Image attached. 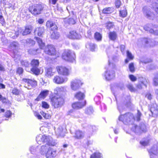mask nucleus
<instances>
[{
  "label": "nucleus",
  "mask_w": 158,
  "mask_h": 158,
  "mask_svg": "<svg viewBox=\"0 0 158 158\" xmlns=\"http://www.w3.org/2000/svg\"><path fill=\"white\" fill-rule=\"evenodd\" d=\"M36 140L38 144L45 143L47 145L54 146L55 143L52 137L45 135L39 134L36 136Z\"/></svg>",
  "instance_id": "nucleus-1"
},
{
  "label": "nucleus",
  "mask_w": 158,
  "mask_h": 158,
  "mask_svg": "<svg viewBox=\"0 0 158 158\" xmlns=\"http://www.w3.org/2000/svg\"><path fill=\"white\" fill-rule=\"evenodd\" d=\"M118 119L119 121H122L126 124H131L135 120L133 114L131 113H128L124 115H121Z\"/></svg>",
  "instance_id": "nucleus-2"
},
{
  "label": "nucleus",
  "mask_w": 158,
  "mask_h": 158,
  "mask_svg": "<svg viewBox=\"0 0 158 158\" xmlns=\"http://www.w3.org/2000/svg\"><path fill=\"white\" fill-rule=\"evenodd\" d=\"M51 104L55 108L61 107L64 103V100L62 98L58 95L55 96L51 98Z\"/></svg>",
  "instance_id": "nucleus-3"
},
{
  "label": "nucleus",
  "mask_w": 158,
  "mask_h": 158,
  "mask_svg": "<svg viewBox=\"0 0 158 158\" xmlns=\"http://www.w3.org/2000/svg\"><path fill=\"white\" fill-rule=\"evenodd\" d=\"M109 68L108 69L109 70L105 72L104 75L105 79L107 80H110L113 79L115 77V72L113 70L110 71V70L112 68L113 69L115 68V65L113 63H110L109 60Z\"/></svg>",
  "instance_id": "nucleus-4"
},
{
  "label": "nucleus",
  "mask_w": 158,
  "mask_h": 158,
  "mask_svg": "<svg viewBox=\"0 0 158 158\" xmlns=\"http://www.w3.org/2000/svg\"><path fill=\"white\" fill-rule=\"evenodd\" d=\"M62 57L65 60L70 62L75 60L76 56L75 53L71 50H67L62 54Z\"/></svg>",
  "instance_id": "nucleus-5"
},
{
  "label": "nucleus",
  "mask_w": 158,
  "mask_h": 158,
  "mask_svg": "<svg viewBox=\"0 0 158 158\" xmlns=\"http://www.w3.org/2000/svg\"><path fill=\"white\" fill-rule=\"evenodd\" d=\"M32 68L31 69V73L36 75H38L40 73V69L38 68L39 62L37 60H32L31 63Z\"/></svg>",
  "instance_id": "nucleus-6"
},
{
  "label": "nucleus",
  "mask_w": 158,
  "mask_h": 158,
  "mask_svg": "<svg viewBox=\"0 0 158 158\" xmlns=\"http://www.w3.org/2000/svg\"><path fill=\"white\" fill-rule=\"evenodd\" d=\"M44 8V5L36 4L32 6V8L30 10L32 14L36 15L40 14Z\"/></svg>",
  "instance_id": "nucleus-7"
},
{
  "label": "nucleus",
  "mask_w": 158,
  "mask_h": 158,
  "mask_svg": "<svg viewBox=\"0 0 158 158\" xmlns=\"http://www.w3.org/2000/svg\"><path fill=\"white\" fill-rule=\"evenodd\" d=\"M22 81L25 83L24 87L28 89H31L37 85L36 81L27 78H23Z\"/></svg>",
  "instance_id": "nucleus-8"
},
{
  "label": "nucleus",
  "mask_w": 158,
  "mask_h": 158,
  "mask_svg": "<svg viewBox=\"0 0 158 158\" xmlns=\"http://www.w3.org/2000/svg\"><path fill=\"white\" fill-rule=\"evenodd\" d=\"M45 53L49 55L54 56L56 54L55 47L52 45H48L45 48Z\"/></svg>",
  "instance_id": "nucleus-9"
},
{
  "label": "nucleus",
  "mask_w": 158,
  "mask_h": 158,
  "mask_svg": "<svg viewBox=\"0 0 158 158\" xmlns=\"http://www.w3.org/2000/svg\"><path fill=\"white\" fill-rule=\"evenodd\" d=\"M131 129L132 131L137 133H140L141 131H146V126L144 124H141L140 126L134 125Z\"/></svg>",
  "instance_id": "nucleus-10"
},
{
  "label": "nucleus",
  "mask_w": 158,
  "mask_h": 158,
  "mask_svg": "<svg viewBox=\"0 0 158 158\" xmlns=\"http://www.w3.org/2000/svg\"><path fill=\"white\" fill-rule=\"evenodd\" d=\"M58 73L64 76H68L69 75V70L68 69L64 66H60L56 67Z\"/></svg>",
  "instance_id": "nucleus-11"
},
{
  "label": "nucleus",
  "mask_w": 158,
  "mask_h": 158,
  "mask_svg": "<svg viewBox=\"0 0 158 158\" xmlns=\"http://www.w3.org/2000/svg\"><path fill=\"white\" fill-rule=\"evenodd\" d=\"M81 85L82 83L80 80L75 79L71 82V87L72 90H76L79 88L80 85Z\"/></svg>",
  "instance_id": "nucleus-12"
},
{
  "label": "nucleus",
  "mask_w": 158,
  "mask_h": 158,
  "mask_svg": "<svg viewBox=\"0 0 158 158\" xmlns=\"http://www.w3.org/2000/svg\"><path fill=\"white\" fill-rule=\"evenodd\" d=\"M151 158H157L158 148L157 145H154L149 151Z\"/></svg>",
  "instance_id": "nucleus-13"
},
{
  "label": "nucleus",
  "mask_w": 158,
  "mask_h": 158,
  "mask_svg": "<svg viewBox=\"0 0 158 158\" xmlns=\"http://www.w3.org/2000/svg\"><path fill=\"white\" fill-rule=\"evenodd\" d=\"M138 41L140 44L146 46H152V40L150 39L141 38L139 39Z\"/></svg>",
  "instance_id": "nucleus-14"
},
{
  "label": "nucleus",
  "mask_w": 158,
  "mask_h": 158,
  "mask_svg": "<svg viewBox=\"0 0 158 158\" xmlns=\"http://www.w3.org/2000/svg\"><path fill=\"white\" fill-rule=\"evenodd\" d=\"M68 78L66 77L63 78L62 77L58 76L55 77L53 79V81L57 84H61L66 82Z\"/></svg>",
  "instance_id": "nucleus-15"
},
{
  "label": "nucleus",
  "mask_w": 158,
  "mask_h": 158,
  "mask_svg": "<svg viewBox=\"0 0 158 158\" xmlns=\"http://www.w3.org/2000/svg\"><path fill=\"white\" fill-rule=\"evenodd\" d=\"M49 91L48 90H44L41 91L40 94L36 98L35 100L39 101L45 98L48 94Z\"/></svg>",
  "instance_id": "nucleus-16"
},
{
  "label": "nucleus",
  "mask_w": 158,
  "mask_h": 158,
  "mask_svg": "<svg viewBox=\"0 0 158 158\" xmlns=\"http://www.w3.org/2000/svg\"><path fill=\"white\" fill-rule=\"evenodd\" d=\"M32 29V27L31 26H26L24 30L20 28L19 31L22 33V34L23 35H27L31 33Z\"/></svg>",
  "instance_id": "nucleus-17"
},
{
  "label": "nucleus",
  "mask_w": 158,
  "mask_h": 158,
  "mask_svg": "<svg viewBox=\"0 0 158 158\" xmlns=\"http://www.w3.org/2000/svg\"><path fill=\"white\" fill-rule=\"evenodd\" d=\"M150 111L153 116L155 117L158 115V106L156 104H153L151 106Z\"/></svg>",
  "instance_id": "nucleus-18"
},
{
  "label": "nucleus",
  "mask_w": 158,
  "mask_h": 158,
  "mask_svg": "<svg viewBox=\"0 0 158 158\" xmlns=\"http://www.w3.org/2000/svg\"><path fill=\"white\" fill-rule=\"evenodd\" d=\"M68 37L71 39H79L81 36L75 31H70L67 35Z\"/></svg>",
  "instance_id": "nucleus-19"
},
{
  "label": "nucleus",
  "mask_w": 158,
  "mask_h": 158,
  "mask_svg": "<svg viewBox=\"0 0 158 158\" xmlns=\"http://www.w3.org/2000/svg\"><path fill=\"white\" fill-rule=\"evenodd\" d=\"M86 104V101H85L83 102H76L72 104V107L74 109H78L82 108Z\"/></svg>",
  "instance_id": "nucleus-20"
},
{
  "label": "nucleus",
  "mask_w": 158,
  "mask_h": 158,
  "mask_svg": "<svg viewBox=\"0 0 158 158\" xmlns=\"http://www.w3.org/2000/svg\"><path fill=\"white\" fill-rule=\"evenodd\" d=\"M142 11L143 15L147 18L150 17L152 15L150 8L148 7L144 6L143 8Z\"/></svg>",
  "instance_id": "nucleus-21"
},
{
  "label": "nucleus",
  "mask_w": 158,
  "mask_h": 158,
  "mask_svg": "<svg viewBox=\"0 0 158 158\" xmlns=\"http://www.w3.org/2000/svg\"><path fill=\"white\" fill-rule=\"evenodd\" d=\"M56 155V151L53 149H49L47 151L46 156L47 158H52Z\"/></svg>",
  "instance_id": "nucleus-22"
},
{
  "label": "nucleus",
  "mask_w": 158,
  "mask_h": 158,
  "mask_svg": "<svg viewBox=\"0 0 158 158\" xmlns=\"http://www.w3.org/2000/svg\"><path fill=\"white\" fill-rule=\"evenodd\" d=\"M46 26L51 29L52 30H55L57 28L56 25L51 21H48L46 23Z\"/></svg>",
  "instance_id": "nucleus-23"
},
{
  "label": "nucleus",
  "mask_w": 158,
  "mask_h": 158,
  "mask_svg": "<svg viewBox=\"0 0 158 158\" xmlns=\"http://www.w3.org/2000/svg\"><path fill=\"white\" fill-rule=\"evenodd\" d=\"M47 145H43L40 147L39 149V152L41 155H46L47 151H48L49 149V146Z\"/></svg>",
  "instance_id": "nucleus-24"
},
{
  "label": "nucleus",
  "mask_w": 158,
  "mask_h": 158,
  "mask_svg": "<svg viewBox=\"0 0 158 158\" xmlns=\"http://www.w3.org/2000/svg\"><path fill=\"white\" fill-rule=\"evenodd\" d=\"M40 146H32L30 147L29 150L31 153L34 155H36L39 152V149Z\"/></svg>",
  "instance_id": "nucleus-25"
},
{
  "label": "nucleus",
  "mask_w": 158,
  "mask_h": 158,
  "mask_svg": "<svg viewBox=\"0 0 158 158\" xmlns=\"http://www.w3.org/2000/svg\"><path fill=\"white\" fill-rule=\"evenodd\" d=\"M84 133L81 131L77 130L75 131L74 137L77 139H81L84 136Z\"/></svg>",
  "instance_id": "nucleus-26"
},
{
  "label": "nucleus",
  "mask_w": 158,
  "mask_h": 158,
  "mask_svg": "<svg viewBox=\"0 0 158 158\" xmlns=\"http://www.w3.org/2000/svg\"><path fill=\"white\" fill-rule=\"evenodd\" d=\"M55 132L58 137L60 136L63 137L64 135L63 128L62 126H60L55 130Z\"/></svg>",
  "instance_id": "nucleus-27"
},
{
  "label": "nucleus",
  "mask_w": 158,
  "mask_h": 158,
  "mask_svg": "<svg viewBox=\"0 0 158 158\" xmlns=\"http://www.w3.org/2000/svg\"><path fill=\"white\" fill-rule=\"evenodd\" d=\"M65 89L63 87H56L54 90V93L56 94H61L64 91Z\"/></svg>",
  "instance_id": "nucleus-28"
},
{
  "label": "nucleus",
  "mask_w": 158,
  "mask_h": 158,
  "mask_svg": "<svg viewBox=\"0 0 158 158\" xmlns=\"http://www.w3.org/2000/svg\"><path fill=\"white\" fill-rule=\"evenodd\" d=\"M108 37L110 40L114 41L117 38V35L115 31L110 32L108 34Z\"/></svg>",
  "instance_id": "nucleus-29"
},
{
  "label": "nucleus",
  "mask_w": 158,
  "mask_h": 158,
  "mask_svg": "<svg viewBox=\"0 0 158 158\" xmlns=\"http://www.w3.org/2000/svg\"><path fill=\"white\" fill-rule=\"evenodd\" d=\"M44 29L43 27L37 28L34 31L35 34H37L39 36L42 35L44 32Z\"/></svg>",
  "instance_id": "nucleus-30"
},
{
  "label": "nucleus",
  "mask_w": 158,
  "mask_h": 158,
  "mask_svg": "<svg viewBox=\"0 0 158 158\" xmlns=\"http://www.w3.org/2000/svg\"><path fill=\"white\" fill-rule=\"evenodd\" d=\"M114 9L112 7H107L104 9L102 10V13L105 14H110L113 11Z\"/></svg>",
  "instance_id": "nucleus-31"
},
{
  "label": "nucleus",
  "mask_w": 158,
  "mask_h": 158,
  "mask_svg": "<svg viewBox=\"0 0 158 158\" xmlns=\"http://www.w3.org/2000/svg\"><path fill=\"white\" fill-rule=\"evenodd\" d=\"M36 39L40 49H43L45 46L44 43L43 42L42 40L40 38L36 37Z\"/></svg>",
  "instance_id": "nucleus-32"
},
{
  "label": "nucleus",
  "mask_w": 158,
  "mask_h": 158,
  "mask_svg": "<svg viewBox=\"0 0 158 158\" xmlns=\"http://www.w3.org/2000/svg\"><path fill=\"white\" fill-rule=\"evenodd\" d=\"M75 97L78 100H81L84 98L85 95L83 93L79 92L76 94Z\"/></svg>",
  "instance_id": "nucleus-33"
},
{
  "label": "nucleus",
  "mask_w": 158,
  "mask_h": 158,
  "mask_svg": "<svg viewBox=\"0 0 158 158\" xmlns=\"http://www.w3.org/2000/svg\"><path fill=\"white\" fill-rule=\"evenodd\" d=\"M54 72H53L52 68H49L46 71L45 75L48 77H51L54 75Z\"/></svg>",
  "instance_id": "nucleus-34"
},
{
  "label": "nucleus",
  "mask_w": 158,
  "mask_h": 158,
  "mask_svg": "<svg viewBox=\"0 0 158 158\" xmlns=\"http://www.w3.org/2000/svg\"><path fill=\"white\" fill-rule=\"evenodd\" d=\"M102 157L101 154L98 152L93 154L90 156V158H102Z\"/></svg>",
  "instance_id": "nucleus-35"
},
{
  "label": "nucleus",
  "mask_w": 158,
  "mask_h": 158,
  "mask_svg": "<svg viewBox=\"0 0 158 158\" xmlns=\"http://www.w3.org/2000/svg\"><path fill=\"white\" fill-rule=\"evenodd\" d=\"M18 45V43L15 41H13L11 42L10 45V48L12 49H15Z\"/></svg>",
  "instance_id": "nucleus-36"
},
{
  "label": "nucleus",
  "mask_w": 158,
  "mask_h": 158,
  "mask_svg": "<svg viewBox=\"0 0 158 158\" xmlns=\"http://www.w3.org/2000/svg\"><path fill=\"white\" fill-rule=\"evenodd\" d=\"M65 23H68L69 24H73L75 23V21L73 18L65 19L64 20Z\"/></svg>",
  "instance_id": "nucleus-37"
},
{
  "label": "nucleus",
  "mask_w": 158,
  "mask_h": 158,
  "mask_svg": "<svg viewBox=\"0 0 158 158\" xmlns=\"http://www.w3.org/2000/svg\"><path fill=\"white\" fill-rule=\"evenodd\" d=\"M119 14L120 16L124 18L126 17L127 15V10L125 9L120 11Z\"/></svg>",
  "instance_id": "nucleus-38"
},
{
  "label": "nucleus",
  "mask_w": 158,
  "mask_h": 158,
  "mask_svg": "<svg viewBox=\"0 0 158 158\" xmlns=\"http://www.w3.org/2000/svg\"><path fill=\"white\" fill-rule=\"evenodd\" d=\"M94 110L91 106L88 107L85 110V112L86 114H91L93 113Z\"/></svg>",
  "instance_id": "nucleus-39"
},
{
  "label": "nucleus",
  "mask_w": 158,
  "mask_h": 158,
  "mask_svg": "<svg viewBox=\"0 0 158 158\" xmlns=\"http://www.w3.org/2000/svg\"><path fill=\"white\" fill-rule=\"evenodd\" d=\"M95 38L98 41H101L102 38V35L98 32L95 33L94 34Z\"/></svg>",
  "instance_id": "nucleus-40"
},
{
  "label": "nucleus",
  "mask_w": 158,
  "mask_h": 158,
  "mask_svg": "<svg viewBox=\"0 0 158 158\" xmlns=\"http://www.w3.org/2000/svg\"><path fill=\"white\" fill-rule=\"evenodd\" d=\"M41 50L40 49H38L36 50H33L32 49L29 50L28 51V52L29 53L35 55L36 54V53H39L40 52Z\"/></svg>",
  "instance_id": "nucleus-41"
},
{
  "label": "nucleus",
  "mask_w": 158,
  "mask_h": 158,
  "mask_svg": "<svg viewBox=\"0 0 158 158\" xmlns=\"http://www.w3.org/2000/svg\"><path fill=\"white\" fill-rule=\"evenodd\" d=\"M51 38L53 39H57L59 37V34L56 31H53L51 35Z\"/></svg>",
  "instance_id": "nucleus-42"
},
{
  "label": "nucleus",
  "mask_w": 158,
  "mask_h": 158,
  "mask_svg": "<svg viewBox=\"0 0 158 158\" xmlns=\"http://www.w3.org/2000/svg\"><path fill=\"white\" fill-rule=\"evenodd\" d=\"M129 69L131 72L133 73L135 72V68L133 63H131L129 64Z\"/></svg>",
  "instance_id": "nucleus-43"
},
{
  "label": "nucleus",
  "mask_w": 158,
  "mask_h": 158,
  "mask_svg": "<svg viewBox=\"0 0 158 158\" xmlns=\"http://www.w3.org/2000/svg\"><path fill=\"white\" fill-rule=\"evenodd\" d=\"M143 85H144L146 87V85L145 84H144V81H143V80H142V81L141 80L139 82V84L137 85V87L139 89H141L142 88Z\"/></svg>",
  "instance_id": "nucleus-44"
},
{
  "label": "nucleus",
  "mask_w": 158,
  "mask_h": 158,
  "mask_svg": "<svg viewBox=\"0 0 158 158\" xmlns=\"http://www.w3.org/2000/svg\"><path fill=\"white\" fill-rule=\"evenodd\" d=\"M41 114L46 119H49L51 118V115L48 114L46 113L43 111L41 112Z\"/></svg>",
  "instance_id": "nucleus-45"
},
{
  "label": "nucleus",
  "mask_w": 158,
  "mask_h": 158,
  "mask_svg": "<svg viewBox=\"0 0 158 158\" xmlns=\"http://www.w3.org/2000/svg\"><path fill=\"white\" fill-rule=\"evenodd\" d=\"M89 46V48L90 50L92 51H94L95 49L96 48V46L95 45L92 43H90L89 45H86L87 47L88 46Z\"/></svg>",
  "instance_id": "nucleus-46"
},
{
  "label": "nucleus",
  "mask_w": 158,
  "mask_h": 158,
  "mask_svg": "<svg viewBox=\"0 0 158 158\" xmlns=\"http://www.w3.org/2000/svg\"><path fill=\"white\" fill-rule=\"evenodd\" d=\"M127 57L130 60H132L133 59L134 56L129 51H127Z\"/></svg>",
  "instance_id": "nucleus-47"
},
{
  "label": "nucleus",
  "mask_w": 158,
  "mask_h": 158,
  "mask_svg": "<svg viewBox=\"0 0 158 158\" xmlns=\"http://www.w3.org/2000/svg\"><path fill=\"white\" fill-rule=\"evenodd\" d=\"M26 42L27 43V44H29L30 45H33L35 44V41L31 39H29L27 40Z\"/></svg>",
  "instance_id": "nucleus-48"
},
{
  "label": "nucleus",
  "mask_w": 158,
  "mask_h": 158,
  "mask_svg": "<svg viewBox=\"0 0 158 158\" xmlns=\"http://www.w3.org/2000/svg\"><path fill=\"white\" fill-rule=\"evenodd\" d=\"M153 83L155 85H158V74L156 75L154 78Z\"/></svg>",
  "instance_id": "nucleus-49"
},
{
  "label": "nucleus",
  "mask_w": 158,
  "mask_h": 158,
  "mask_svg": "<svg viewBox=\"0 0 158 158\" xmlns=\"http://www.w3.org/2000/svg\"><path fill=\"white\" fill-rule=\"evenodd\" d=\"M21 64L22 66L27 67L29 65V63L28 61L26 60H23L21 61Z\"/></svg>",
  "instance_id": "nucleus-50"
},
{
  "label": "nucleus",
  "mask_w": 158,
  "mask_h": 158,
  "mask_svg": "<svg viewBox=\"0 0 158 158\" xmlns=\"http://www.w3.org/2000/svg\"><path fill=\"white\" fill-rule=\"evenodd\" d=\"M13 94L15 95H18L19 93V91L16 88H14L12 91Z\"/></svg>",
  "instance_id": "nucleus-51"
},
{
  "label": "nucleus",
  "mask_w": 158,
  "mask_h": 158,
  "mask_svg": "<svg viewBox=\"0 0 158 158\" xmlns=\"http://www.w3.org/2000/svg\"><path fill=\"white\" fill-rule=\"evenodd\" d=\"M141 115L142 114L141 113L139 110H138V112L136 117V119L137 121H139L140 120V118Z\"/></svg>",
  "instance_id": "nucleus-52"
},
{
  "label": "nucleus",
  "mask_w": 158,
  "mask_h": 158,
  "mask_svg": "<svg viewBox=\"0 0 158 158\" xmlns=\"http://www.w3.org/2000/svg\"><path fill=\"white\" fill-rule=\"evenodd\" d=\"M113 24L111 22H109L106 23V26L108 29H110L113 27Z\"/></svg>",
  "instance_id": "nucleus-53"
},
{
  "label": "nucleus",
  "mask_w": 158,
  "mask_h": 158,
  "mask_svg": "<svg viewBox=\"0 0 158 158\" xmlns=\"http://www.w3.org/2000/svg\"><path fill=\"white\" fill-rule=\"evenodd\" d=\"M127 87L128 89L131 92H134L135 89L133 87L132 85L131 84H129L127 85Z\"/></svg>",
  "instance_id": "nucleus-54"
},
{
  "label": "nucleus",
  "mask_w": 158,
  "mask_h": 158,
  "mask_svg": "<svg viewBox=\"0 0 158 158\" xmlns=\"http://www.w3.org/2000/svg\"><path fill=\"white\" fill-rule=\"evenodd\" d=\"M12 115V113L9 110L6 111L5 114V116L6 118H9Z\"/></svg>",
  "instance_id": "nucleus-55"
},
{
  "label": "nucleus",
  "mask_w": 158,
  "mask_h": 158,
  "mask_svg": "<svg viewBox=\"0 0 158 158\" xmlns=\"http://www.w3.org/2000/svg\"><path fill=\"white\" fill-rule=\"evenodd\" d=\"M42 106L43 107L45 108H48L49 107V105L45 102H42Z\"/></svg>",
  "instance_id": "nucleus-56"
},
{
  "label": "nucleus",
  "mask_w": 158,
  "mask_h": 158,
  "mask_svg": "<svg viewBox=\"0 0 158 158\" xmlns=\"http://www.w3.org/2000/svg\"><path fill=\"white\" fill-rule=\"evenodd\" d=\"M129 77L130 80L133 81H135L136 80V77L133 75H130L129 76Z\"/></svg>",
  "instance_id": "nucleus-57"
},
{
  "label": "nucleus",
  "mask_w": 158,
  "mask_h": 158,
  "mask_svg": "<svg viewBox=\"0 0 158 158\" xmlns=\"http://www.w3.org/2000/svg\"><path fill=\"white\" fill-rule=\"evenodd\" d=\"M124 108L122 104H118V109L120 112H121Z\"/></svg>",
  "instance_id": "nucleus-58"
},
{
  "label": "nucleus",
  "mask_w": 158,
  "mask_h": 158,
  "mask_svg": "<svg viewBox=\"0 0 158 158\" xmlns=\"http://www.w3.org/2000/svg\"><path fill=\"white\" fill-rule=\"evenodd\" d=\"M17 72L19 74H21L23 72V69L22 68L19 67L17 69Z\"/></svg>",
  "instance_id": "nucleus-59"
},
{
  "label": "nucleus",
  "mask_w": 158,
  "mask_h": 158,
  "mask_svg": "<svg viewBox=\"0 0 158 158\" xmlns=\"http://www.w3.org/2000/svg\"><path fill=\"white\" fill-rule=\"evenodd\" d=\"M95 128V126H90L88 127V129L90 132H92L94 131V129Z\"/></svg>",
  "instance_id": "nucleus-60"
},
{
  "label": "nucleus",
  "mask_w": 158,
  "mask_h": 158,
  "mask_svg": "<svg viewBox=\"0 0 158 158\" xmlns=\"http://www.w3.org/2000/svg\"><path fill=\"white\" fill-rule=\"evenodd\" d=\"M149 143L148 141H143L140 142V144L143 146H147Z\"/></svg>",
  "instance_id": "nucleus-61"
},
{
  "label": "nucleus",
  "mask_w": 158,
  "mask_h": 158,
  "mask_svg": "<svg viewBox=\"0 0 158 158\" xmlns=\"http://www.w3.org/2000/svg\"><path fill=\"white\" fill-rule=\"evenodd\" d=\"M121 5V2L119 0H117L115 2V5L116 7L118 8H119Z\"/></svg>",
  "instance_id": "nucleus-62"
},
{
  "label": "nucleus",
  "mask_w": 158,
  "mask_h": 158,
  "mask_svg": "<svg viewBox=\"0 0 158 158\" xmlns=\"http://www.w3.org/2000/svg\"><path fill=\"white\" fill-rule=\"evenodd\" d=\"M120 50L123 54L124 53V50L125 48V46L123 45H122L120 46Z\"/></svg>",
  "instance_id": "nucleus-63"
},
{
  "label": "nucleus",
  "mask_w": 158,
  "mask_h": 158,
  "mask_svg": "<svg viewBox=\"0 0 158 158\" xmlns=\"http://www.w3.org/2000/svg\"><path fill=\"white\" fill-rule=\"evenodd\" d=\"M146 97L149 100H151L152 98V96L151 94L150 93H148L146 95Z\"/></svg>",
  "instance_id": "nucleus-64"
}]
</instances>
